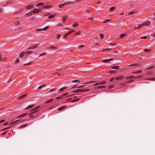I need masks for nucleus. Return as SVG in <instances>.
I'll return each instance as SVG.
<instances>
[{
	"label": "nucleus",
	"mask_w": 155,
	"mask_h": 155,
	"mask_svg": "<svg viewBox=\"0 0 155 155\" xmlns=\"http://www.w3.org/2000/svg\"><path fill=\"white\" fill-rule=\"evenodd\" d=\"M40 107V106H38V107H37L35 108H33V109L31 110V111L32 112L30 113L29 114L30 115H30L34 113L35 112L37 111L38 110V109Z\"/></svg>",
	"instance_id": "obj_1"
},
{
	"label": "nucleus",
	"mask_w": 155,
	"mask_h": 155,
	"mask_svg": "<svg viewBox=\"0 0 155 155\" xmlns=\"http://www.w3.org/2000/svg\"><path fill=\"white\" fill-rule=\"evenodd\" d=\"M106 81H103L101 82H98L97 83H95V84H93V85L94 86H97L101 85L104 84L106 83Z\"/></svg>",
	"instance_id": "obj_2"
},
{
	"label": "nucleus",
	"mask_w": 155,
	"mask_h": 155,
	"mask_svg": "<svg viewBox=\"0 0 155 155\" xmlns=\"http://www.w3.org/2000/svg\"><path fill=\"white\" fill-rule=\"evenodd\" d=\"M41 11V9H37V8L34 9L32 12L33 14L38 13L40 11Z\"/></svg>",
	"instance_id": "obj_3"
},
{
	"label": "nucleus",
	"mask_w": 155,
	"mask_h": 155,
	"mask_svg": "<svg viewBox=\"0 0 155 155\" xmlns=\"http://www.w3.org/2000/svg\"><path fill=\"white\" fill-rule=\"evenodd\" d=\"M124 78V76H120L115 78V79L117 80H122Z\"/></svg>",
	"instance_id": "obj_4"
},
{
	"label": "nucleus",
	"mask_w": 155,
	"mask_h": 155,
	"mask_svg": "<svg viewBox=\"0 0 155 155\" xmlns=\"http://www.w3.org/2000/svg\"><path fill=\"white\" fill-rule=\"evenodd\" d=\"M113 60L112 58H110L107 59H105L103 60V62L104 63L109 62L110 61H111Z\"/></svg>",
	"instance_id": "obj_5"
},
{
	"label": "nucleus",
	"mask_w": 155,
	"mask_h": 155,
	"mask_svg": "<svg viewBox=\"0 0 155 155\" xmlns=\"http://www.w3.org/2000/svg\"><path fill=\"white\" fill-rule=\"evenodd\" d=\"M33 5H30L27 6L25 7L26 9H28L33 8Z\"/></svg>",
	"instance_id": "obj_6"
},
{
	"label": "nucleus",
	"mask_w": 155,
	"mask_h": 155,
	"mask_svg": "<svg viewBox=\"0 0 155 155\" xmlns=\"http://www.w3.org/2000/svg\"><path fill=\"white\" fill-rule=\"evenodd\" d=\"M38 45L37 44L35 45L32 46L28 48L29 50H31L35 48L38 46Z\"/></svg>",
	"instance_id": "obj_7"
},
{
	"label": "nucleus",
	"mask_w": 155,
	"mask_h": 155,
	"mask_svg": "<svg viewBox=\"0 0 155 155\" xmlns=\"http://www.w3.org/2000/svg\"><path fill=\"white\" fill-rule=\"evenodd\" d=\"M68 3L65 2V3H64L63 4L59 5L58 6L60 8H62V7H64V5H68Z\"/></svg>",
	"instance_id": "obj_8"
},
{
	"label": "nucleus",
	"mask_w": 155,
	"mask_h": 155,
	"mask_svg": "<svg viewBox=\"0 0 155 155\" xmlns=\"http://www.w3.org/2000/svg\"><path fill=\"white\" fill-rule=\"evenodd\" d=\"M111 69L116 70L119 69L120 68L118 66H115L112 67L111 68Z\"/></svg>",
	"instance_id": "obj_9"
},
{
	"label": "nucleus",
	"mask_w": 155,
	"mask_h": 155,
	"mask_svg": "<svg viewBox=\"0 0 155 155\" xmlns=\"http://www.w3.org/2000/svg\"><path fill=\"white\" fill-rule=\"evenodd\" d=\"M19 120L17 119L15 121L13 122L11 124L13 125H15L16 124H17L18 123H19Z\"/></svg>",
	"instance_id": "obj_10"
},
{
	"label": "nucleus",
	"mask_w": 155,
	"mask_h": 155,
	"mask_svg": "<svg viewBox=\"0 0 155 155\" xmlns=\"http://www.w3.org/2000/svg\"><path fill=\"white\" fill-rule=\"evenodd\" d=\"M135 77L133 76H129L128 77H126V79H134Z\"/></svg>",
	"instance_id": "obj_11"
},
{
	"label": "nucleus",
	"mask_w": 155,
	"mask_h": 155,
	"mask_svg": "<svg viewBox=\"0 0 155 155\" xmlns=\"http://www.w3.org/2000/svg\"><path fill=\"white\" fill-rule=\"evenodd\" d=\"M27 114V113H25L23 114H21V115H20V116H19L17 118H16V119H18L20 117H24V116H25Z\"/></svg>",
	"instance_id": "obj_12"
},
{
	"label": "nucleus",
	"mask_w": 155,
	"mask_h": 155,
	"mask_svg": "<svg viewBox=\"0 0 155 155\" xmlns=\"http://www.w3.org/2000/svg\"><path fill=\"white\" fill-rule=\"evenodd\" d=\"M150 23V21H147L145 22L142 25H146L147 26Z\"/></svg>",
	"instance_id": "obj_13"
},
{
	"label": "nucleus",
	"mask_w": 155,
	"mask_h": 155,
	"mask_svg": "<svg viewBox=\"0 0 155 155\" xmlns=\"http://www.w3.org/2000/svg\"><path fill=\"white\" fill-rule=\"evenodd\" d=\"M48 48L49 49L51 48L52 49H56L57 48V47L53 46L52 45H50L48 47Z\"/></svg>",
	"instance_id": "obj_14"
},
{
	"label": "nucleus",
	"mask_w": 155,
	"mask_h": 155,
	"mask_svg": "<svg viewBox=\"0 0 155 155\" xmlns=\"http://www.w3.org/2000/svg\"><path fill=\"white\" fill-rule=\"evenodd\" d=\"M32 51L30 50H28L26 52V55H28L31 54L32 52Z\"/></svg>",
	"instance_id": "obj_15"
},
{
	"label": "nucleus",
	"mask_w": 155,
	"mask_h": 155,
	"mask_svg": "<svg viewBox=\"0 0 155 155\" xmlns=\"http://www.w3.org/2000/svg\"><path fill=\"white\" fill-rule=\"evenodd\" d=\"M138 26L137 27H135L134 29H140L141 27H142L143 26V25H138Z\"/></svg>",
	"instance_id": "obj_16"
},
{
	"label": "nucleus",
	"mask_w": 155,
	"mask_h": 155,
	"mask_svg": "<svg viewBox=\"0 0 155 155\" xmlns=\"http://www.w3.org/2000/svg\"><path fill=\"white\" fill-rule=\"evenodd\" d=\"M33 13L32 12H29L28 13L26 14V16H30L32 15Z\"/></svg>",
	"instance_id": "obj_17"
},
{
	"label": "nucleus",
	"mask_w": 155,
	"mask_h": 155,
	"mask_svg": "<svg viewBox=\"0 0 155 155\" xmlns=\"http://www.w3.org/2000/svg\"><path fill=\"white\" fill-rule=\"evenodd\" d=\"M108 73H110V74H116L117 73V72H116L115 70H110Z\"/></svg>",
	"instance_id": "obj_18"
},
{
	"label": "nucleus",
	"mask_w": 155,
	"mask_h": 155,
	"mask_svg": "<svg viewBox=\"0 0 155 155\" xmlns=\"http://www.w3.org/2000/svg\"><path fill=\"white\" fill-rule=\"evenodd\" d=\"M44 8L48 9L51 7V5H43Z\"/></svg>",
	"instance_id": "obj_19"
},
{
	"label": "nucleus",
	"mask_w": 155,
	"mask_h": 155,
	"mask_svg": "<svg viewBox=\"0 0 155 155\" xmlns=\"http://www.w3.org/2000/svg\"><path fill=\"white\" fill-rule=\"evenodd\" d=\"M106 87V86H98L97 87L96 89H97L98 88L101 89V88H105V87Z\"/></svg>",
	"instance_id": "obj_20"
},
{
	"label": "nucleus",
	"mask_w": 155,
	"mask_h": 155,
	"mask_svg": "<svg viewBox=\"0 0 155 155\" xmlns=\"http://www.w3.org/2000/svg\"><path fill=\"white\" fill-rule=\"evenodd\" d=\"M26 94H25L23 95H22V96H21L19 97L18 98V100H20V99H22L24 98V97H25L26 96Z\"/></svg>",
	"instance_id": "obj_21"
},
{
	"label": "nucleus",
	"mask_w": 155,
	"mask_h": 155,
	"mask_svg": "<svg viewBox=\"0 0 155 155\" xmlns=\"http://www.w3.org/2000/svg\"><path fill=\"white\" fill-rule=\"evenodd\" d=\"M126 35V34H121L120 35V37L122 39Z\"/></svg>",
	"instance_id": "obj_22"
},
{
	"label": "nucleus",
	"mask_w": 155,
	"mask_h": 155,
	"mask_svg": "<svg viewBox=\"0 0 155 155\" xmlns=\"http://www.w3.org/2000/svg\"><path fill=\"white\" fill-rule=\"evenodd\" d=\"M95 83H96L95 82V81H89V82H87L85 83V84H88V83H92L93 85V84H95Z\"/></svg>",
	"instance_id": "obj_23"
},
{
	"label": "nucleus",
	"mask_w": 155,
	"mask_h": 155,
	"mask_svg": "<svg viewBox=\"0 0 155 155\" xmlns=\"http://www.w3.org/2000/svg\"><path fill=\"white\" fill-rule=\"evenodd\" d=\"M65 108V107H64V106H62V107H61L59 108L58 109V110L59 111H61L63 109H64Z\"/></svg>",
	"instance_id": "obj_24"
},
{
	"label": "nucleus",
	"mask_w": 155,
	"mask_h": 155,
	"mask_svg": "<svg viewBox=\"0 0 155 155\" xmlns=\"http://www.w3.org/2000/svg\"><path fill=\"white\" fill-rule=\"evenodd\" d=\"M66 88L65 87H62L59 90V91H60L59 92H60L61 91H62L64 90H66Z\"/></svg>",
	"instance_id": "obj_25"
},
{
	"label": "nucleus",
	"mask_w": 155,
	"mask_h": 155,
	"mask_svg": "<svg viewBox=\"0 0 155 155\" xmlns=\"http://www.w3.org/2000/svg\"><path fill=\"white\" fill-rule=\"evenodd\" d=\"M142 72L141 71H135V72H133L132 73V74H137V73H141Z\"/></svg>",
	"instance_id": "obj_26"
},
{
	"label": "nucleus",
	"mask_w": 155,
	"mask_h": 155,
	"mask_svg": "<svg viewBox=\"0 0 155 155\" xmlns=\"http://www.w3.org/2000/svg\"><path fill=\"white\" fill-rule=\"evenodd\" d=\"M24 54H25V52H22V53H21V54H20V55H19V57L21 58V57H22L23 55H24Z\"/></svg>",
	"instance_id": "obj_27"
},
{
	"label": "nucleus",
	"mask_w": 155,
	"mask_h": 155,
	"mask_svg": "<svg viewBox=\"0 0 155 155\" xmlns=\"http://www.w3.org/2000/svg\"><path fill=\"white\" fill-rule=\"evenodd\" d=\"M78 26V25L77 24H74L73 25V27H77Z\"/></svg>",
	"instance_id": "obj_28"
},
{
	"label": "nucleus",
	"mask_w": 155,
	"mask_h": 155,
	"mask_svg": "<svg viewBox=\"0 0 155 155\" xmlns=\"http://www.w3.org/2000/svg\"><path fill=\"white\" fill-rule=\"evenodd\" d=\"M115 8L114 7H111L109 9V10L111 12H112L114 11V10L115 9Z\"/></svg>",
	"instance_id": "obj_29"
},
{
	"label": "nucleus",
	"mask_w": 155,
	"mask_h": 155,
	"mask_svg": "<svg viewBox=\"0 0 155 155\" xmlns=\"http://www.w3.org/2000/svg\"><path fill=\"white\" fill-rule=\"evenodd\" d=\"M7 4H11L13 3V1H9L7 2Z\"/></svg>",
	"instance_id": "obj_30"
},
{
	"label": "nucleus",
	"mask_w": 155,
	"mask_h": 155,
	"mask_svg": "<svg viewBox=\"0 0 155 155\" xmlns=\"http://www.w3.org/2000/svg\"><path fill=\"white\" fill-rule=\"evenodd\" d=\"M89 20L88 21V22H91V21H93V18H92L90 17L88 18Z\"/></svg>",
	"instance_id": "obj_31"
},
{
	"label": "nucleus",
	"mask_w": 155,
	"mask_h": 155,
	"mask_svg": "<svg viewBox=\"0 0 155 155\" xmlns=\"http://www.w3.org/2000/svg\"><path fill=\"white\" fill-rule=\"evenodd\" d=\"M33 105H31L28 107H27L25 108V109H28L32 108L33 107Z\"/></svg>",
	"instance_id": "obj_32"
},
{
	"label": "nucleus",
	"mask_w": 155,
	"mask_h": 155,
	"mask_svg": "<svg viewBox=\"0 0 155 155\" xmlns=\"http://www.w3.org/2000/svg\"><path fill=\"white\" fill-rule=\"evenodd\" d=\"M64 18L63 19V22L64 23V21L66 20V18H67V16H65L63 17Z\"/></svg>",
	"instance_id": "obj_33"
},
{
	"label": "nucleus",
	"mask_w": 155,
	"mask_h": 155,
	"mask_svg": "<svg viewBox=\"0 0 155 155\" xmlns=\"http://www.w3.org/2000/svg\"><path fill=\"white\" fill-rule=\"evenodd\" d=\"M43 2L39 3L36 6L38 7L39 6L41 5H43Z\"/></svg>",
	"instance_id": "obj_34"
},
{
	"label": "nucleus",
	"mask_w": 155,
	"mask_h": 155,
	"mask_svg": "<svg viewBox=\"0 0 155 155\" xmlns=\"http://www.w3.org/2000/svg\"><path fill=\"white\" fill-rule=\"evenodd\" d=\"M27 126V124H24V125H23L21 126L20 127V128H23L24 127H26Z\"/></svg>",
	"instance_id": "obj_35"
},
{
	"label": "nucleus",
	"mask_w": 155,
	"mask_h": 155,
	"mask_svg": "<svg viewBox=\"0 0 155 155\" xmlns=\"http://www.w3.org/2000/svg\"><path fill=\"white\" fill-rule=\"evenodd\" d=\"M32 64V62H29V63H27L25 64H24L25 65H31Z\"/></svg>",
	"instance_id": "obj_36"
},
{
	"label": "nucleus",
	"mask_w": 155,
	"mask_h": 155,
	"mask_svg": "<svg viewBox=\"0 0 155 155\" xmlns=\"http://www.w3.org/2000/svg\"><path fill=\"white\" fill-rule=\"evenodd\" d=\"M135 13V12H130L128 13V14L130 15H132L134 14Z\"/></svg>",
	"instance_id": "obj_37"
},
{
	"label": "nucleus",
	"mask_w": 155,
	"mask_h": 155,
	"mask_svg": "<svg viewBox=\"0 0 155 155\" xmlns=\"http://www.w3.org/2000/svg\"><path fill=\"white\" fill-rule=\"evenodd\" d=\"M54 15H50V16H48V19H51V18H53L54 17Z\"/></svg>",
	"instance_id": "obj_38"
},
{
	"label": "nucleus",
	"mask_w": 155,
	"mask_h": 155,
	"mask_svg": "<svg viewBox=\"0 0 155 155\" xmlns=\"http://www.w3.org/2000/svg\"><path fill=\"white\" fill-rule=\"evenodd\" d=\"M80 92V90H77L74 91H73L72 92L74 93L76 92Z\"/></svg>",
	"instance_id": "obj_39"
},
{
	"label": "nucleus",
	"mask_w": 155,
	"mask_h": 155,
	"mask_svg": "<svg viewBox=\"0 0 155 155\" xmlns=\"http://www.w3.org/2000/svg\"><path fill=\"white\" fill-rule=\"evenodd\" d=\"M146 79L147 80H155V79L154 78H148Z\"/></svg>",
	"instance_id": "obj_40"
},
{
	"label": "nucleus",
	"mask_w": 155,
	"mask_h": 155,
	"mask_svg": "<svg viewBox=\"0 0 155 155\" xmlns=\"http://www.w3.org/2000/svg\"><path fill=\"white\" fill-rule=\"evenodd\" d=\"M100 36L101 37V39H103V38H104V35H103V34H100Z\"/></svg>",
	"instance_id": "obj_41"
},
{
	"label": "nucleus",
	"mask_w": 155,
	"mask_h": 155,
	"mask_svg": "<svg viewBox=\"0 0 155 155\" xmlns=\"http://www.w3.org/2000/svg\"><path fill=\"white\" fill-rule=\"evenodd\" d=\"M61 37V35L60 34H57V39H59Z\"/></svg>",
	"instance_id": "obj_42"
},
{
	"label": "nucleus",
	"mask_w": 155,
	"mask_h": 155,
	"mask_svg": "<svg viewBox=\"0 0 155 155\" xmlns=\"http://www.w3.org/2000/svg\"><path fill=\"white\" fill-rule=\"evenodd\" d=\"M23 9H21L20 10L18 11L17 13H21V12H22L23 11Z\"/></svg>",
	"instance_id": "obj_43"
},
{
	"label": "nucleus",
	"mask_w": 155,
	"mask_h": 155,
	"mask_svg": "<svg viewBox=\"0 0 155 155\" xmlns=\"http://www.w3.org/2000/svg\"><path fill=\"white\" fill-rule=\"evenodd\" d=\"M48 28V26L46 27H45V28H43L42 30L45 31L46 30H47Z\"/></svg>",
	"instance_id": "obj_44"
},
{
	"label": "nucleus",
	"mask_w": 155,
	"mask_h": 155,
	"mask_svg": "<svg viewBox=\"0 0 155 155\" xmlns=\"http://www.w3.org/2000/svg\"><path fill=\"white\" fill-rule=\"evenodd\" d=\"M45 85H43V86H39L38 87V89H41L42 88L45 87Z\"/></svg>",
	"instance_id": "obj_45"
},
{
	"label": "nucleus",
	"mask_w": 155,
	"mask_h": 155,
	"mask_svg": "<svg viewBox=\"0 0 155 155\" xmlns=\"http://www.w3.org/2000/svg\"><path fill=\"white\" fill-rule=\"evenodd\" d=\"M72 82L73 83H76V82L79 83V82L77 80L73 81H72Z\"/></svg>",
	"instance_id": "obj_46"
},
{
	"label": "nucleus",
	"mask_w": 155,
	"mask_h": 155,
	"mask_svg": "<svg viewBox=\"0 0 155 155\" xmlns=\"http://www.w3.org/2000/svg\"><path fill=\"white\" fill-rule=\"evenodd\" d=\"M14 24L15 25H19V21H18L14 22Z\"/></svg>",
	"instance_id": "obj_47"
},
{
	"label": "nucleus",
	"mask_w": 155,
	"mask_h": 155,
	"mask_svg": "<svg viewBox=\"0 0 155 155\" xmlns=\"http://www.w3.org/2000/svg\"><path fill=\"white\" fill-rule=\"evenodd\" d=\"M84 86V85H81V86H79L77 87V88H82V87H83Z\"/></svg>",
	"instance_id": "obj_48"
},
{
	"label": "nucleus",
	"mask_w": 155,
	"mask_h": 155,
	"mask_svg": "<svg viewBox=\"0 0 155 155\" xmlns=\"http://www.w3.org/2000/svg\"><path fill=\"white\" fill-rule=\"evenodd\" d=\"M147 38V37L146 36H145L144 37H142L141 38V39H145Z\"/></svg>",
	"instance_id": "obj_49"
},
{
	"label": "nucleus",
	"mask_w": 155,
	"mask_h": 155,
	"mask_svg": "<svg viewBox=\"0 0 155 155\" xmlns=\"http://www.w3.org/2000/svg\"><path fill=\"white\" fill-rule=\"evenodd\" d=\"M143 50L146 52H148L149 51V50L147 49H145Z\"/></svg>",
	"instance_id": "obj_50"
},
{
	"label": "nucleus",
	"mask_w": 155,
	"mask_h": 155,
	"mask_svg": "<svg viewBox=\"0 0 155 155\" xmlns=\"http://www.w3.org/2000/svg\"><path fill=\"white\" fill-rule=\"evenodd\" d=\"M109 19H107L106 20L104 21V23H106V22H109Z\"/></svg>",
	"instance_id": "obj_51"
},
{
	"label": "nucleus",
	"mask_w": 155,
	"mask_h": 155,
	"mask_svg": "<svg viewBox=\"0 0 155 155\" xmlns=\"http://www.w3.org/2000/svg\"><path fill=\"white\" fill-rule=\"evenodd\" d=\"M46 54L45 53H43L42 54H40L39 56V57H41V56H42L45 55Z\"/></svg>",
	"instance_id": "obj_52"
},
{
	"label": "nucleus",
	"mask_w": 155,
	"mask_h": 155,
	"mask_svg": "<svg viewBox=\"0 0 155 155\" xmlns=\"http://www.w3.org/2000/svg\"><path fill=\"white\" fill-rule=\"evenodd\" d=\"M42 30V29H36L37 31H40Z\"/></svg>",
	"instance_id": "obj_53"
},
{
	"label": "nucleus",
	"mask_w": 155,
	"mask_h": 155,
	"mask_svg": "<svg viewBox=\"0 0 155 155\" xmlns=\"http://www.w3.org/2000/svg\"><path fill=\"white\" fill-rule=\"evenodd\" d=\"M114 85H111L108 86L109 88H112L114 87Z\"/></svg>",
	"instance_id": "obj_54"
},
{
	"label": "nucleus",
	"mask_w": 155,
	"mask_h": 155,
	"mask_svg": "<svg viewBox=\"0 0 155 155\" xmlns=\"http://www.w3.org/2000/svg\"><path fill=\"white\" fill-rule=\"evenodd\" d=\"M137 64H130L129 65L130 66H137Z\"/></svg>",
	"instance_id": "obj_55"
},
{
	"label": "nucleus",
	"mask_w": 155,
	"mask_h": 155,
	"mask_svg": "<svg viewBox=\"0 0 155 155\" xmlns=\"http://www.w3.org/2000/svg\"><path fill=\"white\" fill-rule=\"evenodd\" d=\"M115 78H111V79H110V80H109V81L110 82H111L112 81H113V80L115 79Z\"/></svg>",
	"instance_id": "obj_56"
},
{
	"label": "nucleus",
	"mask_w": 155,
	"mask_h": 155,
	"mask_svg": "<svg viewBox=\"0 0 155 155\" xmlns=\"http://www.w3.org/2000/svg\"><path fill=\"white\" fill-rule=\"evenodd\" d=\"M83 47H84L83 45H82L81 46H80L78 47V48H83Z\"/></svg>",
	"instance_id": "obj_57"
},
{
	"label": "nucleus",
	"mask_w": 155,
	"mask_h": 155,
	"mask_svg": "<svg viewBox=\"0 0 155 155\" xmlns=\"http://www.w3.org/2000/svg\"><path fill=\"white\" fill-rule=\"evenodd\" d=\"M80 92H85V89L80 90Z\"/></svg>",
	"instance_id": "obj_58"
},
{
	"label": "nucleus",
	"mask_w": 155,
	"mask_h": 155,
	"mask_svg": "<svg viewBox=\"0 0 155 155\" xmlns=\"http://www.w3.org/2000/svg\"><path fill=\"white\" fill-rule=\"evenodd\" d=\"M68 35L67 33L65 34L64 35V37L65 38H66L67 36Z\"/></svg>",
	"instance_id": "obj_59"
},
{
	"label": "nucleus",
	"mask_w": 155,
	"mask_h": 155,
	"mask_svg": "<svg viewBox=\"0 0 155 155\" xmlns=\"http://www.w3.org/2000/svg\"><path fill=\"white\" fill-rule=\"evenodd\" d=\"M85 92H87L89 91V89H85Z\"/></svg>",
	"instance_id": "obj_60"
},
{
	"label": "nucleus",
	"mask_w": 155,
	"mask_h": 155,
	"mask_svg": "<svg viewBox=\"0 0 155 155\" xmlns=\"http://www.w3.org/2000/svg\"><path fill=\"white\" fill-rule=\"evenodd\" d=\"M9 128V127H7V128H4L2 130H7V129H8Z\"/></svg>",
	"instance_id": "obj_61"
},
{
	"label": "nucleus",
	"mask_w": 155,
	"mask_h": 155,
	"mask_svg": "<svg viewBox=\"0 0 155 155\" xmlns=\"http://www.w3.org/2000/svg\"><path fill=\"white\" fill-rule=\"evenodd\" d=\"M72 32V31H70L68 33H67L68 35L70 34Z\"/></svg>",
	"instance_id": "obj_62"
},
{
	"label": "nucleus",
	"mask_w": 155,
	"mask_h": 155,
	"mask_svg": "<svg viewBox=\"0 0 155 155\" xmlns=\"http://www.w3.org/2000/svg\"><path fill=\"white\" fill-rule=\"evenodd\" d=\"M19 61V59H17L15 61V62L16 63H17Z\"/></svg>",
	"instance_id": "obj_63"
},
{
	"label": "nucleus",
	"mask_w": 155,
	"mask_h": 155,
	"mask_svg": "<svg viewBox=\"0 0 155 155\" xmlns=\"http://www.w3.org/2000/svg\"><path fill=\"white\" fill-rule=\"evenodd\" d=\"M54 89H52L51 90H50V92H52L54 91Z\"/></svg>",
	"instance_id": "obj_64"
}]
</instances>
